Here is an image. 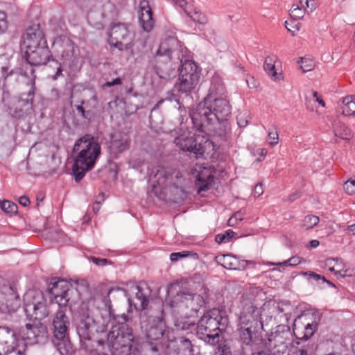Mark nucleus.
<instances>
[{
  "label": "nucleus",
  "mask_w": 355,
  "mask_h": 355,
  "mask_svg": "<svg viewBox=\"0 0 355 355\" xmlns=\"http://www.w3.org/2000/svg\"><path fill=\"white\" fill-rule=\"evenodd\" d=\"M66 311L60 309L52 315L50 324L51 340L60 355H73L74 349L69 339L71 320Z\"/></svg>",
  "instance_id": "7"
},
{
  "label": "nucleus",
  "mask_w": 355,
  "mask_h": 355,
  "mask_svg": "<svg viewBox=\"0 0 355 355\" xmlns=\"http://www.w3.org/2000/svg\"><path fill=\"white\" fill-rule=\"evenodd\" d=\"M131 139L128 134L115 132L112 135L109 144V152L111 156L116 158L118 155L130 148Z\"/></svg>",
  "instance_id": "22"
},
{
  "label": "nucleus",
  "mask_w": 355,
  "mask_h": 355,
  "mask_svg": "<svg viewBox=\"0 0 355 355\" xmlns=\"http://www.w3.org/2000/svg\"><path fill=\"white\" fill-rule=\"evenodd\" d=\"M319 218L313 215H308L305 216L302 226L306 230H309L315 227L319 223Z\"/></svg>",
  "instance_id": "43"
},
{
  "label": "nucleus",
  "mask_w": 355,
  "mask_h": 355,
  "mask_svg": "<svg viewBox=\"0 0 355 355\" xmlns=\"http://www.w3.org/2000/svg\"><path fill=\"white\" fill-rule=\"evenodd\" d=\"M343 114L345 116H352L355 114V96H347L342 98Z\"/></svg>",
  "instance_id": "38"
},
{
  "label": "nucleus",
  "mask_w": 355,
  "mask_h": 355,
  "mask_svg": "<svg viewBox=\"0 0 355 355\" xmlns=\"http://www.w3.org/2000/svg\"><path fill=\"white\" fill-rule=\"evenodd\" d=\"M276 129V128H275ZM268 143L271 146H275L279 141V135L277 130H275V131H269L268 132Z\"/></svg>",
  "instance_id": "53"
},
{
  "label": "nucleus",
  "mask_w": 355,
  "mask_h": 355,
  "mask_svg": "<svg viewBox=\"0 0 355 355\" xmlns=\"http://www.w3.org/2000/svg\"><path fill=\"white\" fill-rule=\"evenodd\" d=\"M35 71L33 67L31 64H29L26 60L22 62L20 64L19 67H16L14 69H12L10 71V74L21 76L26 78H27V85L28 88L31 87V82L32 79L34 80V83H35Z\"/></svg>",
  "instance_id": "30"
},
{
  "label": "nucleus",
  "mask_w": 355,
  "mask_h": 355,
  "mask_svg": "<svg viewBox=\"0 0 355 355\" xmlns=\"http://www.w3.org/2000/svg\"><path fill=\"white\" fill-rule=\"evenodd\" d=\"M334 135L342 139H349L351 132L350 130L344 124L340 122L334 124Z\"/></svg>",
  "instance_id": "40"
},
{
  "label": "nucleus",
  "mask_w": 355,
  "mask_h": 355,
  "mask_svg": "<svg viewBox=\"0 0 355 355\" xmlns=\"http://www.w3.org/2000/svg\"><path fill=\"white\" fill-rule=\"evenodd\" d=\"M171 307H178L185 315L196 317L200 309L205 305L204 297L197 293L180 291L170 300Z\"/></svg>",
  "instance_id": "12"
},
{
  "label": "nucleus",
  "mask_w": 355,
  "mask_h": 355,
  "mask_svg": "<svg viewBox=\"0 0 355 355\" xmlns=\"http://www.w3.org/2000/svg\"><path fill=\"white\" fill-rule=\"evenodd\" d=\"M263 69L272 80H277L280 79L281 73L277 72L275 64H263Z\"/></svg>",
  "instance_id": "47"
},
{
  "label": "nucleus",
  "mask_w": 355,
  "mask_h": 355,
  "mask_svg": "<svg viewBox=\"0 0 355 355\" xmlns=\"http://www.w3.org/2000/svg\"><path fill=\"white\" fill-rule=\"evenodd\" d=\"M90 260L96 266H103L108 263H111V261L107 259L98 258L96 257H91Z\"/></svg>",
  "instance_id": "55"
},
{
  "label": "nucleus",
  "mask_w": 355,
  "mask_h": 355,
  "mask_svg": "<svg viewBox=\"0 0 355 355\" xmlns=\"http://www.w3.org/2000/svg\"><path fill=\"white\" fill-rule=\"evenodd\" d=\"M227 318L218 309L207 311L197 322L196 334L199 339L215 346L220 341V336L227 324Z\"/></svg>",
  "instance_id": "6"
},
{
  "label": "nucleus",
  "mask_w": 355,
  "mask_h": 355,
  "mask_svg": "<svg viewBox=\"0 0 355 355\" xmlns=\"http://www.w3.org/2000/svg\"><path fill=\"white\" fill-rule=\"evenodd\" d=\"M261 311L257 306L250 302L247 303L240 313L237 327L261 326Z\"/></svg>",
  "instance_id": "20"
},
{
  "label": "nucleus",
  "mask_w": 355,
  "mask_h": 355,
  "mask_svg": "<svg viewBox=\"0 0 355 355\" xmlns=\"http://www.w3.org/2000/svg\"><path fill=\"white\" fill-rule=\"evenodd\" d=\"M139 21L143 29L149 32L154 26L153 12L148 0H141L138 9Z\"/></svg>",
  "instance_id": "26"
},
{
  "label": "nucleus",
  "mask_w": 355,
  "mask_h": 355,
  "mask_svg": "<svg viewBox=\"0 0 355 355\" xmlns=\"http://www.w3.org/2000/svg\"><path fill=\"white\" fill-rule=\"evenodd\" d=\"M263 193V185L261 183L257 184L254 189L253 194L256 197L260 196Z\"/></svg>",
  "instance_id": "61"
},
{
  "label": "nucleus",
  "mask_w": 355,
  "mask_h": 355,
  "mask_svg": "<svg viewBox=\"0 0 355 355\" xmlns=\"http://www.w3.org/2000/svg\"><path fill=\"white\" fill-rule=\"evenodd\" d=\"M344 189L348 194H355V179H350L345 182Z\"/></svg>",
  "instance_id": "52"
},
{
  "label": "nucleus",
  "mask_w": 355,
  "mask_h": 355,
  "mask_svg": "<svg viewBox=\"0 0 355 355\" xmlns=\"http://www.w3.org/2000/svg\"><path fill=\"white\" fill-rule=\"evenodd\" d=\"M101 315L91 309L87 303L83 302L73 317L81 347L86 352H92L96 347L103 344L98 336L106 331L108 321Z\"/></svg>",
  "instance_id": "2"
},
{
  "label": "nucleus",
  "mask_w": 355,
  "mask_h": 355,
  "mask_svg": "<svg viewBox=\"0 0 355 355\" xmlns=\"http://www.w3.org/2000/svg\"><path fill=\"white\" fill-rule=\"evenodd\" d=\"M50 96L52 100H57L60 98L59 91L56 88H52L50 92Z\"/></svg>",
  "instance_id": "63"
},
{
  "label": "nucleus",
  "mask_w": 355,
  "mask_h": 355,
  "mask_svg": "<svg viewBox=\"0 0 355 355\" xmlns=\"http://www.w3.org/2000/svg\"><path fill=\"white\" fill-rule=\"evenodd\" d=\"M132 355H160L157 343L144 342L141 345H135Z\"/></svg>",
  "instance_id": "37"
},
{
  "label": "nucleus",
  "mask_w": 355,
  "mask_h": 355,
  "mask_svg": "<svg viewBox=\"0 0 355 355\" xmlns=\"http://www.w3.org/2000/svg\"><path fill=\"white\" fill-rule=\"evenodd\" d=\"M289 266H295L301 263V258L300 257L294 256L288 259Z\"/></svg>",
  "instance_id": "59"
},
{
  "label": "nucleus",
  "mask_w": 355,
  "mask_h": 355,
  "mask_svg": "<svg viewBox=\"0 0 355 355\" xmlns=\"http://www.w3.org/2000/svg\"><path fill=\"white\" fill-rule=\"evenodd\" d=\"M225 92V87L222 79L217 76H213L211 80L209 93L205 98L212 99L214 98L223 97Z\"/></svg>",
  "instance_id": "32"
},
{
  "label": "nucleus",
  "mask_w": 355,
  "mask_h": 355,
  "mask_svg": "<svg viewBox=\"0 0 355 355\" xmlns=\"http://www.w3.org/2000/svg\"><path fill=\"white\" fill-rule=\"evenodd\" d=\"M55 64H58V66L57 67L55 73L52 77V78L53 80H57L59 77L62 76V65H63L62 62L58 64V62L55 61Z\"/></svg>",
  "instance_id": "60"
},
{
  "label": "nucleus",
  "mask_w": 355,
  "mask_h": 355,
  "mask_svg": "<svg viewBox=\"0 0 355 355\" xmlns=\"http://www.w3.org/2000/svg\"><path fill=\"white\" fill-rule=\"evenodd\" d=\"M128 164L133 169L141 171V168L144 165V159L140 157H133L129 161Z\"/></svg>",
  "instance_id": "46"
},
{
  "label": "nucleus",
  "mask_w": 355,
  "mask_h": 355,
  "mask_svg": "<svg viewBox=\"0 0 355 355\" xmlns=\"http://www.w3.org/2000/svg\"><path fill=\"white\" fill-rule=\"evenodd\" d=\"M182 178L179 171L157 166L152 169L149 175V182L152 186L151 192L158 198L164 200L168 195V190L172 187H179Z\"/></svg>",
  "instance_id": "8"
},
{
  "label": "nucleus",
  "mask_w": 355,
  "mask_h": 355,
  "mask_svg": "<svg viewBox=\"0 0 355 355\" xmlns=\"http://www.w3.org/2000/svg\"><path fill=\"white\" fill-rule=\"evenodd\" d=\"M209 101V106L216 116L218 123L227 121L232 114V105L228 100L224 97L206 98Z\"/></svg>",
  "instance_id": "21"
},
{
  "label": "nucleus",
  "mask_w": 355,
  "mask_h": 355,
  "mask_svg": "<svg viewBox=\"0 0 355 355\" xmlns=\"http://www.w3.org/2000/svg\"><path fill=\"white\" fill-rule=\"evenodd\" d=\"M321 320V314L318 312H313L311 315V322L305 326V332L300 338L302 342H306L314 334L318 329V324Z\"/></svg>",
  "instance_id": "36"
},
{
  "label": "nucleus",
  "mask_w": 355,
  "mask_h": 355,
  "mask_svg": "<svg viewBox=\"0 0 355 355\" xmlns=\"http://www.w3.org/2000/svg\"><path fill=\"white\" fill-rule=\"evenodd\" d=\"M95 301H99L104 305V311L109 315L110 318L116 316L113 313L112 300L118 302L127 299L129 304L128 312L132 311L133 300L130 297L128 291L121 287L110 286L107 284H100L96 290L94 297Z\"/></svg>",
  "instance_id": "11"
},
{
  "label": "nucleus",
  "mask_w": 355,
  "mask_h": 355,
  "mask_svg": "<svg viewBox=\"0 0 355 355\" xmlns=\"http://www.w3.org/2000/svg\"><path fill=\"white\" fill-rule=\"evenodd\" d=\"M34 95L35 83L32 79L31 87L26 93L21 94L19 97H11L8 92L4 91L2 94V102L12 117L21 118L32 110Z\"/></svg>",
  "instance_id": "10"
},
{
  "label": "nucleus",
  "mask_w": 355,
  "mask_h": 355,
  "mask_svg": "<svg viewBox=\"0 0 355 355\" xmlns=\"http://www.w3.org/2000/svg\"><path fill=\"white\" fill-rule=\"evenodd\" d=\"M180 42L177 38L168 37L161 42L155 55H170V58L180 60Z\"/></svg>",
  "instance_id": "24"
},
{
  "label": "nucleus",
  "mask_w": 355,
  "mask_h": 355,
  "mask_svg": "<svg viewBox=\"0 0 355 355\" xmlns=\"http://www.w3.org/2000/svg\"><path fill=\"white\" fill-rule=\"evenodd\" d=\"M202 139L203 138L200 135L188 136L184 133L175 137L173 142L182 150L192 153L196 158H199L205 153V147L202 144Z\"/></svg>",
  "instance_id": "19"
},
{
  "label": "nucleus",
  "mask_w": 355,
  "mask_h": 355,
  "mask_svg": "<svg viewBox=\"0 0 355 355\" xmlns=\"http://www.w3.org/2000/svg\"><path fill=\"white\" fill-rule=\"evenodd\" d=\"M219 125L218 129L214 132H216V135L220 138L221 141H227L230 137V131L226 124L221 125L220 123H218Z\"/></svg>",
  "instance_id": "41"
},
{
  "label": "nucleus",
  "mask_w": 355,
  "mask_h": 355,
  "mask_svg": "<svg viewBox=\"0 0 355 355\" xmlns=\"http://www.w3.org/2000/svg\"><path fill=\"white\" fill-rule=\"evenodd\" d=\"M24 311L30 322L19 328L22 340L30 345L43 344L49 337L46 326L41 322L49 315L47 300L39 290H28L24 295Z\"/></svg>",
  "instance_id": "1"
},
{
  "label": "nucleus",
  "mask_w": 355,
  "mask_h": 355,
  "mask_svg": "<svg viewBox=\"0 0 355 355\" xmlns=\"http://www.w3.org/2000/svg\"><path fill=\"white\" fill-rule=\"evenodd\" d=\"M117 324L107 334V345L112 355H132L135 336L132 329L126 323L129 317L125 313L113 316Z\"/></svg>",
  "instance_id": "5"
},
{
  "label": "nucleus",
  "mask_w": 355,
  "mask_h": 355,
  "mask_svg": "<svg viewBox=\"0 0 355 355\" xmlns=\"http://www.w3.org/2000/svg\"><path fill=\"white\" fill-rule=\"evenodd\" d=\"M285 27L289 32L292 33L293 35L299 31L298 24L295 21L288 22L286 21Z\"/></svg>",
  "instance_id": "54"
},
{
  "label": "nucleus",
  "mask_w": 355,
  "mask_h": 355,
  "mask_svg": "<svg viewBox=\"0 0 355 355\" xmlns=\"http://www.w3.org/2000/svg\"><path fill=\"white\" fill-rule=\"evenodd\" d=\"M130 288L132 293H135V298L139 302H133L132 308L135 310L141 311V313L149 312L150 309H148L149 300L147 295L144 292L142 287L136 284H130Z\"/></svg>",
  "instance_id": "29"
},
{
  "label": "nucleus",
  "mask_w": 355,
  "mask_h": 355,
  "mask_svg": "<svg viewBox=\"0 0 355 355\" xmlns=\"http://www.w3.org/2000/svg\"><path fill=\"white\" fill-rule=\"evenodd\" d=\"M286 347L284 334L279 331L272 332L263 344V348L274 354L284 352Z\"/></svg>",
  "instance_id": "25"
},
{
  "label": "nucleus",
  "mask_w": 355,
  "mask_h": 355,
  "mask_svg": "<svg viewBox=\"0 0 355 355\" xmlns=\"http://www.w3.org/2000/svg\"><path fill=\"white\" fill-rule=\"evenodd\" d=\"M301 68L304 72L311 71L315 64L313 60L304 58H301Z\"/></svg>",
  "instance_id": "51"
},
{
  "label": "nucleus",
  "mask_w": 355,
  "mask_h": 355,
  "mask_svg": "<svg viewBox=\"0 0 355 355\" xmlns=\"http://www.w3.org/2000/svg\"><path fill=\"white\" fill-rule=\"evenodd\" d=\"M18 201L19 203L23 207H27L30 204L29 198L26 196H21Z\"/></svg>",
  "instance_id": "62"
},
{
  "label": "nucleus",
  "mask_w": 355,
  "mask_h": 355,
  "mask_svg": "<svg viewBox=\"0 0 355 355\" xmlns=\"http://www.w3.org/2000/svg\"><path fill=\"white\" fill-rule=\"evenodd\" d=\"M263 325L248 327H237L239 341L241 345L252 348H263L265 338L263 335Z\"/></svg>",
  "instance_id": "17"
},
{
  "label": "nucleus",
  "mask_w": 355,
  "mask_h": 355,
  "mask_svg": "<svg viewBox=\"0 0 355 355\" xmlns=\"http://www.w3.org/2000/svg\"><path fill=\"white\" fill-rule=\"evenodd\" d=\"M209 101L204 98L190 114L193 126L200 132H207L215 130L214 125L218 123L216 116L208 105Z\"/></svg>",
  "instance_id": "13"
},
{
  "label": "nucleus",
  "mask_w": 355,
  "mask_h": 355,
  "mask_svg": "<svg viewBox=\"0 0 355 355\" xmlns=\"http://www.w3.org/2000/svg\"><path fill=\"white\" fill-rule=\"evenodd\" d=\"M7 28V22L5 19V15L0 12V35L4 33Z\"/></svg>",
  "instance_id": "57"
},
{
  "label": "nucleus",
  "mask_w": 355,
  "mask_h": 355,
  "mask_svg": "<svg viewBox=\"0 0 355 355\" xmlns=\"http://www.w3.org/2000/svg\"><path fill=\"white\" fill-rule=\"evenodd\" d=\"M305 276H308V280L311 281V279L319 282L320 278V275L315 273L313 271H307L302 273Z\"/></svg>",
  "instance_id": "56"
},
{
  "label": "nucleus",
  "mask_w": 355,
  "mask_h": 355,
  "mask_svg": "<svg viewBox=\"0 0 355 355\" xmlns=\"http://www.w3.org/2000/svg\"><path fill=\"white\" fill-rule=\"evenodd\" d=\"M26 345L18 343L15 331L7 327L0 326V355L15 352V355H26Z\"/></svg>",
  "instance_id": "15"
},
{
  "label": "nucleus",
  "mask_w": 355,
  "mask_h": 355,
  "mask_svg": "<svg viewBox=\"0 0 355 355\" xmlns=\"http://www.w3.org/2000/svg\"><path fill=\"white\" fill-rule=\"evenodd\" d=\"M109 42L110 46L119 51H128L133 46V36L129 31L127 24L117 23L113 24L111 28Z\"/></svg>",
  "instance_id": "16"
},
{
  "label": "nucleus",
  "mask_w": 355,
  "mask_h": 355,
  "mask_svg": "<svg viewBox=\"0 0 355 355\" xmlns=\"http://www.w3.org/2000/svg\"><path fill=\"white\" fill-rule=\"evenodd\" d=\"M164 316L162 303L150 306L149 312L140 313L141 324L145 327L146 336L148 340L146 342L157 343L159 347L157 341L164 336L166 328Z\"/></svg>",
  "instance_id": "9"
},
{
  "label": "nucleus",
  "mask_w": 355,
  "mask_h": 355,
  "mask_svg": "<svg viewBox=\"0 0 355 355\" xmlns=\"http://www.w3.org/2000/svg\"><path fill=\"white\" fill-rule=\"evenodd\" d=\"M290 15L295 19H301L304 17V9L300 7L298 5H293L290 10Z\"/></svg>",
  "instance_id": "49"
},
{
  "label": "nucleus",
  "mask_w": 355,
  "mask_h": 355,
  "mask_svg": "<svg viewBox=\"0 0 355 355\" xmlns=\"http://www.w3.org/2000/svg\"><path fill=\"white\" fill-rule=\"evenodd\" d=\"M237 124L240 128H245L249 123V114L248 112L240 113L237 117Z\"/></svg>",
  "instance_id": "50"
},
{
  "label": "nucleus",
  "mask_w": 355,
  "mask_h": 355,
  "mask_svg": "<svg viewBox=\"0 0 355 355\" xmlns=\"http://www.w3.org/2000/svg\"><path fill=\"white\" fill-rule=\"evenodd\" d=\"M21 49L24 51L23 58L32 67L46 64L51 57L47 44L31 48V46L21 47Z\"/></svg>",
  "instance_id": "18"
},
{
  "label": "nucleus",
  "mask_w": 355,
  "mask_h": 355,
  "mask_svg": "<svg viewBox=\"0 0 355 355\" xmlns=\"http://www.w3.org/2000/svg\"><path fill=\"white\" fill-rule=\"evenodd\" d=\"M189 255H192L193 257H198L196 253L189 252V251H182L179 252H173L170 255V259L171 261H177L180 259L186 258Z\"/></svg>",
  "instance_id": "48"
},
{
  "label": "nucleus",
  "mask_w": 355,
  "mask_h": 355,
  "mask_svg": "<svg viewBox=\"0 0 355 355\" xmlns=\"http://www.w3.org/2000/svg\"><path fill=\"white\" fill-rule=\"evenodd\" d=\"M47 44L44 33L39 24H33L27 28L22 47H34Z\"/></svg>",
  "instance_id": "23"
},
{
  "label": "nucleus",
  "mask_w": 355,
  "mask_h": 355,
  "mask_svg": "<svg viewBox=\"0 0 355 355\" xmlns=\"http://www.w3.org/2000/svg\"><path fill=\"white\" fill-rule=\"evenodd\" d=\"M173 59L170 55H155L149 64L160 79L168 81L176 76L181 67V60L175 62Z\"/></svg>",
  "instance_id": "14"
},
{
  "label": "nucleus",
  "mask_w": 355,
  "mask_h": 355,
  "mask_svg": "<svg viewBox=\"0 0 355 355\" xmlns=\"http://www.w3.org/2000/svg\"><path fill=\"white\" fill-rule=\"evenodd\" d=\"M296 343L297 345H300V347L302 349H306L309 354H311L312 352H313L317 347L315 343L309 340H308L306 342H302L300 338H299V340Z\"/></svg>",
  "instance_id": "45"
},
{
  "label": "nucleus",
  "mask_w": 355,
  "mask_h": 355,
  "mask_svg": "<svg viewBox=\"0 0 355 355\" xmlns=\"http://www.w3.org/2000/svg\"><path fill=\"white\" fill-rule=\"evenodd\" d=\"M236 235V233L231 230H228L225 232V234H218L215 237V241L218 243L220 244L222 243H228L231 241V239Z\"/></svg>",
  "instance_id": "44"
},
{
  "label": "nucleus",
  "mask_w": 355,
  "mask_h": 355,
  "mask_svg": "<svg viewBox=\"0 0 355 355\" xmlns=\"http://www.w3.org/2000/svg\"><path fill=\"white\" fill-rule=\"evenodd\" d=\"M78 295V291L73 288L72 285L69 282V287L65 286L64 290L59 293L55 302L58 304L60 309H67V306L73 302V296Z\"/></svg>",
  "instance_id": "31"
},
{
  "label": "nucleus",
  "mask_w": 355,
  "mask_h": 355,
  "mask_svg": "<svg viewBox=\"0 0 355 355\" xmlns=\"http://www.w3.org/2000/svg\"><path fill=\"white\" fill-rule=\"evenodd\" d=\"M216 259L218 263L229 270H244L249 263H252L247 260H240L238 257L231 254L217 256Z\"/></svg>",
  "instance_id": "27"
},
{
  "label": "nucleus",
  "mask_w": 355,
  "mask_h": 355,
  "mask_svg": "<svg viewBox=\"0 0 355 355\" xmlns=\"http://www.w3.org/2000/svg\"><path fill=\"white\" fill-rule=\"evenodd\" d=\"M20 306V300L18 296L9 288L8 294L0 295V311L4 313L15 311Z\"/></svg>",
  "instance_id": "28"
},
{
  "label": "nucleus",
  "mask_w": 355,
  "mask_h": 355,
  "mask_svg": "<svg viewBox=\"0 0 355 355\" xmlns=\"http://www.w3.org/2000/svg\"><path fill=\"white\" fill-rule=\"evenodd\" d=\"M214 177L209 173L202 171L196 180V186L199 193L207 191L214 184Z\"/></svg>",
  "instance_id": "34"
},
{
  "label": "nucleus",
  "mask_w": 355,
  "mask_h": 355,
  "mask_svg": "<svg viewBox=\"0 0 355 355\" xmlns=\"http://www.w3.org/2000/svg\"><path fill=\"white\" fill-rule=\"evenodd\" d=\"M181 67L178 69L179 78L174 85L173 92H168L164 98L159 100L154 107L157 108L165 101H171L175 100L179 105L180 116L181 118L186 114V110L181 105L180 98L187 97L196 89L200 77V71L196 63L190 60H185L184 62L180 60Z\"/></svg>",
  "instance_id": "3"
},
{
  "label": "nucleus",
  "mask_w": 355,
  "mask_h": 355,
  "mask_svg": "<svg viewBox=\"0 0 355 355\" xmlns=\"http://www.w3.org/2000/svg\"><path fill=\"white\" fill-rule=\"evenodd\" d=\"M185 317H180L175 322V326L180 330H189L191 327H195L196 322L192 319L189 315H185Z\"/></svg>",
  "instance_id": "39"
},
{
  "label": "nucleus",
  "mask_w": 355,
  "mask_h": 355,
  "mask_svg": "<svg viewBox=\"0 0 355 355\" xmlns=\"http://www.w3.org/2000/svg\"><path fill=\"white\" fill-rule=\"evenodd\" d=\"M293 355H309L306 349H302L300 347H297L293 352Z\"/></svg>",
  "instance_id": "64"
},
{
  "label": "nucleus",
  "mask_w": 355,
  "mask_h": 355,
  "mask_svg": "<svg viewBox=\"0 0 355 355\" xmlns=\"http://www.w3.org/2000/svg\"><path fill=\"white\" fill-rule=\"evenodd\" d=\"M75 44L70 40H67L61 53V60L64 66L70 67L75 60Z\"/></svg>",
  "instance_id": "35"
},
{
  "label": "nucleus",
  "mask_w": 355,
  "mask_h": 355,
  "mask_svg": "<svg viewBox=\"0 0 355 355\" xmlns=\"http://www.w3.org/2000/svg\"><path fill=\"white\" fill-rule=\"evenodd\" d=\"M121 83V79L120 78H116L112 81H107L103 85V87H110L114 85H120Z\"/></svg>",
  "instance_id": "58"
},
{
  "label": "nucleus",
  "mask_w": 355,
  "mask_h": 355,
  "mask_svg": "<svg viewBox=\"0 0 355 355\" xmlns=\"http://www.w3.org/2000/svg\"><path fill=\"white\" fill-rule=\"evenodd\" d=\"M101 150V145L91 135H85L76 141L73 149L76 157L72 172L76 182H79L86 172L94 167Z\"/></svg>",
  "instance_id": "4"
},
{
  "label": "nucleus",
  "mask_w": 355,
  "mask_h": 355,
  "mask_svg": "<svg viewBox=\"0 0 355 355\" xmlns=\"http://www.w3.org/2000/svg\"><path fill=\"white\" fill-rule=\"evenodd\" d=\"M0 208L7 214H15L17 211V205L9 200L0 201Z\"/></svg>",
  "instance_id": "42"
},
{
  "label": "nucleus",
  "mask_w": 355,
  "mask_h": 355,
  "mask_svg": "<svg viewBox=\"0 0 355 355\" xmlns=\"http://www.w3.org/2000/svg\"><path fill=\"white\" fill-rule=\"evenodd\" d=\"M69 287V282L63 279L53 278L48 286V291L50 294V298L52 301L56 302L59 293H61L64 287Z\"/></svg>",
  "instance_id": "33"
}]
</instances>
